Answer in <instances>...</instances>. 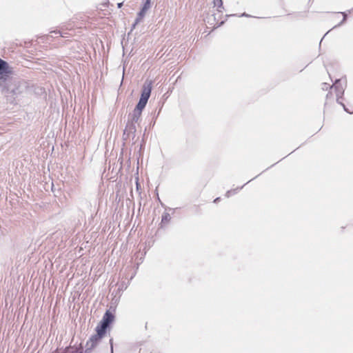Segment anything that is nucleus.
<instances>
[{
    "label": "nucleus",
    "mask_w": 353,
    "mask_h": 353,
    "mask_svg": "<svg viewBox=\"0 0 353 353\" xmlns=\"http://www.w3.org/2000/svg\"><path fill=\"white\" fill-rule=\"evenodd\" d=\"M1 92L8 102L16 103V99L21 96L27 89L26 83L20 80H12L5 83L0 82Z\"/></svg>",
    "instance_id": "1"
},
{
    "label": "nucleus",
    "mask_w": 353,
    "mask_h": 353,
    "mask_svg": "<svg viewBox=\"0 0 353 353\" xmlns=\"http://www.w3.org/2000/svg\"><path fill=\"white\" fill-rule=\"evenodd\" d=\"M96 334L92 335L85 344V349L81 343L78 345H72L71 343L66 346V349L69 353H90L104 338L106 332L103 331L102 328L98 327H95Z\"/></svg>",
    "instance_id": "2"
},
{
    "label": "nucleus",
    "mask_w": 353,
    "mask_h": 353,
    "mask_svg": "<svg viewBox=\"0 0 353 353\" xmlns=\"http://www.w3.org/2000/svg\"><path fill=\"white\" fill-rule=\"evenodd\" d=\"M152 89V81H146L141 88V96L139 98V100L136 105L134 109L137 110L139 112H143V110L145 109L148 99L151 95Z\"/></svg>",
    "instance_id": "3"
},
{
    "label": "nucleus",
    "mask_w": 353,
    "mask_h": 353,
    "mask_svg": "<svg viewBox=\"0 0 353 353\" xmlns=\"http://www.w3.org/2000/svg\"><path fill=\"white\" fill-rule=\"evenodd\" d=\"M152 89V81H146L141 88V96L139 98V100L136 105L134 109L137 110L139 112H143V110L145 109L148 99L151 95Z\"/></svg>",
    "instance_id": "4"
},
{
    "label": "nucleus",
    "mask_w": 353,
    "mask_h": 353,
    "mask_svg": "<svg viewBox=\"0 0 353 353\" xmlns=\"http://www.w3.org/2000/svg\"><path fill=\"white\" fill-rule=\"evenodd\" d=\"M114 319L115 316L114 313L110 312V310H107L97 327L102 328L103 331L107 332L108 330H110Z\"/></svg>",
    "instance_id": "5"
},
{
    "label": "nucleus",
    "mask_w": 353,
    "mask_h": 353,
    "mask_svg": "<svg viewBox=\"0 0 353 353\" xmlns=\"http://www.w3.org/2000/svg\"><path fill=\"white\" fill-rule=\"evenodd\" d=\"M12 74V70L9 63L0 58V82H7V79Z\"/></svg>",
    "instance_id": "6"
},
{
    "label": "nucleus",
    "mask_w": 353,
    "mask_h": 353,
    "mask_svg": "<svg viewBox=\"0 0 353 353\" xmlns=\"http://www.w3.org/2000/svg\"><path fill=\"white\" fill-rule=\"evenodd\" d=\"M135 123H137L132 122V121L128 119V122L125 125V128L123 134V139L124 141H127L130 137H132V139H134L137 132Z\"/></svg>",
    "instance_id": "7"
},
{
    "label": "nucleus",
    "mask_w": 353,
    "mask_h": 353,
    "mask_svg": "<svg viewBox=\"0 0 353 353\" xmlns=\"http://www.w3.org/2000/svg\"><path fill=\"white\" fill-rule=\"evenodd\" d=\"M141 112H139V110L137 111V110L134 109L132 113L128 115V119L132 122L138 123L141 117Z\"/></svg>",
    "instance_id": "8"
},
{
    "label": "nucleus",
    "mask_w": 353,
    "mask_h": 353,
    "mask_svg": "<svg viewBox=\"0 0 353 353\" xmlns=\"http://www.w3.org/2000/svg\"><path fill=\"white\" fill-rule=\"evenodd\" d=\"M171 219L170 214L168 212H164L161 216V221L159 224V228H163V225L166 223H168Z\"/></svg>",
    "instance_id": "9"
},
{
    "label": "nucleus",
    "mask_w": 353,
    "mask_h": 353,
    "mask_svg": "<svg viewBox=\"0 0 353 353\" xmlns=\"http://www.w3.org/2000/svg\"><path fill=\"white\" fill-rule=\"evenodd\" d=\"M334 88L336 94V102L339 103V99L344 94V88L342 85H335Z\"/></svg>",
    "instance_id": "10"
},
{
    "label": "nucleus",
    "mask_w": 353,
    "mask_h": 353,
    "mask_svg": "<svg viewBox=\"0 0 353 353\" xmlns=\"http://www.w3.org/2000/svg\"><path fill=\"white\" fill-rule=\"evenodd\" d=\"M151 7V0H143V3L140 9V11L147 13L148 10Z\"/></svg>",
    "instance_id": "11"
},
{
    "label": "nucleus",
    "mask_w": 353,
    "mask_h": 353,
    "mask_svg": "<svg viewBox=\"0 0 353 353\" xmlns=\"http://www.w3.org/2000/svg\"><path fill=\"white\" fill-rule=\"evenodd\" d=\"M350 12H351V10H349L346 12H340L339 13H341L343 15V19L341 20V21L339 23L336 25L333 28H338V27L342 26L344 23H345V21L347 19V14H348V13H350Z\"/></svg>",
    "instance_id": "12"
},
{
    "label": "nucleus",
    "mask_w": 353,
    "mask_h": 353,
    "mask_svg": "<svg viewBox=\"0 0 353 353\" xmlns=\"http://www.w3.org/2000/svg\"><path fill=\"white\" fill-rule=\"evenodd\" d=\"M80 205L83 209H86V210H90L91 207H92L90 202L85 199H81Z\"/></svg>",
    "instance_id": "13"
},
{
    "label": "nucleus",
    "mask_w": 353,
    "mask_h": 353,
    "mask_svg": "<svg viewBox=\"0 0 353 353\" xmlns=\"http://www.w3.org/2000/svg\"><path fill=\"white\" fill-rule=\"evenodd\" d=\"M245 186V185L241 186V187H239V188H236L235 189H232V190H228L225 193V196L227 198H229L232 195H234L236 194L240 190H241L243 187Z\"/></svg>",
    "instance_id": "14"
},
{
    "label": "nucleus",
    "mask_w": 353,
    "mask_h": 353,
    "mask_svg": "<svg viewBox=\"0 0 353 353\" xmlns=\"http://www.w3.org/2000/svg\"><path fill=\"white\" fill-rule=\"evenodd\" d=\"M213 3L214 6H217V10L219 12H221V9H223V0H213Z\"/></svg>",
    "instance_id": "15"
},
{
    "label": "nucleus",
    "mask_w": 353,
    "mask_h": 353,
    "mask_svg": "<svg viewBox=\"0 0 353 353\" xmlns=\"http://www.w3.org/2000/svg\"><path fill=\"white\" fill-rule=\"evenodd\" d=\"M145 14H146L145 13H144V12H143L139 10L137 14V17H136L134 21H136L137 23H140L141 21H143V19L145 17Z\"/></svg>",
    "instance_id": "16"
},
{
    "label": "nucleus",
    "mask_w": 353,
    "mask_h": 353,
    "mask_svg": "<svg viewBox=\"0 0 353 353\" xmlns=\"http://www.w3.org/2000/svg\"><path fill=\"white\" fill-rule=\"evenodd\" d=\"M50 34L48 35V37H53V34H55V35H58V37H66V36L65 35L64 33H62L60 30H52L50 32Z\"/></svg>",
    "instance_id": "17"
},
{
    "label": "nucleus",
    "mask_w": 353,
    "mask_h": 353,
    "mask_svg": "<svg viewBox=\"0 0 353 353\" xmlns=\"http://www.w3.org/2000/svg\"><path fill=\"white\" fill-rule=\"evenodd\" d=\"M161 110V108L159 110V111H158V112L157 114L154 112V114L153 118H152V121L150 123L151 125L154 126L155 125L156 119L159 117Z\"/></svg>",
    "instance_id": "18"
},
{
    "label": "nucleus",
    "mask_w": 353,
    "mask_h": 353,
    "mask_svg": "<svg viewBox=\"0 0 353 353\" xmlns=\"http://www.w3.org/2000/svg\"><path fill=\"white\" fill-rule=\"evenodd\" d=\"M332 85H330L329 83H322V90H327L328 89H332Z\"/></svg>",
    "instance_id": "19"
},
{
    "label": "nucleus",
    "mask_w": 353,
    "mask_h": 353,
    "mask_svg": "<svg viewBox=\"0 0 353 353\" xmlns=\"http://www.w3.org/2000/svg\"><path fill=\"white\" fill-rule=\"evenodd\" d=\"M341 79H336L334 82L333 83V84L332 85V88L333 87H335V85H342L341 84Z\"/></svg>",
    "instance_id": "20"
},
{
    "label": "nucleus",
    "mask_w": 353,
    "mask_h": 353,
    "mask_svg": "<svg viewBox=\"0 0 353 353\" xmlns=\"http://www.w3.org/2000/svg\"><path fill=\"white\" fill-rule=\"evenodd\" d=\"M110 346V353H114V345H113V339L111 338L109 341Z\"/></svg>",
    "instance_id": "21"
},
{
    "label": "nucleus",
    "mask_w": 353,
    "mask_h": 353,
    "mask_svg": "<svg viewBox=\"0 0 353 353\" xmlns=\"http://www.w3.org/2000/svg\"><path fill=\"white\" fill-rule=\"evenodd\" d=\"M51 353H69L68 350L65 347L62 351H59L58 350L52 351Z\"/></svg>",
    "instance_id": "22"
},
{
    "label": "nucleus",
    "mask_w": 353,
    "mask_h": 353,
    "mask_svg": "<svg viewBox=\"0 0 353 353\" xmlns=\"http://www.w3.org/2000/svg\"><path fill=\"white\" fill-rule=\"evenodd\" d=\"M340 105L343 108V110H344L346 112H347V113H349V114H353V112H350V111L347 109V108L345 106V105L343 103H340Z\"/></svg>",
    "instance_id": "23"
},
{
    "label": "nucleus",
    "mask_w": 353,
    "mask_h": 353,
    "mask_svg": "<svg viewBox=\"0 0 353 353\" xmlns=\"http://www.w3.org/2000/svg\"><path fill=\"white\" fill-rule=\"evenodd\" d=\"M340 105L343 108V110H344L346 112H347V113H349V114H353V112H350V111L347 109V108L345 106V105L343 103H340Z\"/></svg>",
    "instance_id": "24"
},
{
    "label": "nucleus",
    "mask_w": 353,
    "mask_h": 353,
    "mask_svg": "<svg viewBox=\"0 0 353 353\" xmlns=\"http://www.w3.org/2000/svg\"><path fill=\"white\" fill-rule=\"evenodd\" d=\"M139 23H137L136 21H134V23L132 24V26H131V29H130V32L136 28V26L139 24Z\"/></svg>",
    "instance_id": "25"
},
{
    "label": "nucleus",
    "mask_w": 353,
    "mask_h": 353,
    "mask_svg": "<svg viewBox=\"0 0 353 353\" xmlns=\"http://www.w3.org/2000/svg\"><path fill=\"white\" fill-rule=\"evenodd\" d=\"M238 17H250L251 16L250 14H247L246 12H243V13L241 14L240 15H238Z\"/></svg>",
    "instance_id": "26"
},
{
    "label": "nucleus",
    "mask_w": 353,
    "mask_h": 353,
    "mask_svg": "<svg viewBox=\"0 0 353 353\" xmlns=\"http://www.w3.org/2000/svg\"><path fill=\"white\" fill-rule=\"evenodd\" d=\"M221 200V198L220 197H216V199H214V203H217L218 202H219V201Z\"/></svg>",
    "instance_id": "27"
},
{
    "label": "nucleus",
    "mask_w": 353,
    "mask_h": 353,
    "mask_svg": "<svg viewBox=\"0 0 353 353\" xmlns=\"http://www.w3.org/2000/svg\"><path fill=\"white\" fill-rule=\"evenodd\" d=\"M123 2L118 3H117V7L119 8H121L123 6Z\"/></svg>",
    "instance_id": "28"
},
{
    "label": "nucleus",
    "mask_w": 353,
    "mask_h": 353,
    "mask_svg": "<svg viewBox=\"0 0 353 353\" xmlns=\"http://www.w3.org/2000/svg\"><path fill=\"white\" fill-rule=\"evenodd\" d=\"M224 23H225V21H221V22L219 23L218 26L219 27V26H223V25L224 24Z\"/></svg>",
    "instance_id": "29"
},
{
    "label": "nucleus",
    "mask_w": 353,
    "mask_h": 353,
    "mask_svg": "<svg viewBox=\"0 0 353 353\" xmlns=\"http://www.w3.org/2000/svg\"><path fill=\"white\" fill-rule=\"evenodd\" d=\"M158 200H159V201L160 202V203H161V206H162V207H165L164 203H163L161 201V200H160V199H159V196H158Z\"/></svg>",
    "instance_id": "30"
},
{
    "label": "nucleus",
    "mask_w": 353,
    "mask_h": 353,
    "mask_svg": "<svg viewBox=\"0 0 353 353\" xmlns=\"http://www.w3.org/2000/svg\"><path fill=\"white\" fill-rule=\"evenodd\" d=\"M234 16H237V15L236 14H227L226 17H234Z\"/></svg>",
    "instance_id": "31"
},
{
    "label": "nucleus",
    "mask_w": 353,
    "mask_h": 353,
    "mask_svg": "<svg viewBox=\"0 0 353 353\" xmlns=\"http://www.w3.org/2000/svg\"><path fill=\"white\" fill-rule=\"evenodd\" d=\"M136 185H137V188L138 190L140 186L139 183H138V180L137 181Z\"/></svg>",
    "instance_id": "32"
},
{
    "label": "nucleus",
    "mask_w": 353,
    "mask_h": 353,
    "mask_svg": "<svg viewBox=\"0 0 353 353\" xmlns=\"http://www.w3.org/2000/svg\"><path fill=\"white\" fill-rule=\"evenodd\" d=\"M255 178H257V176H255L254 178L252 179L251 180H250L249 181H248L246 183H245L244 185H245L247 183H248L250 181H252L253 179H254Z\"/></svg>",
    "instance_id": "33"
},
{
    "label": "nucleus",
    "mask_w": 353,
    "mask_h": 353,
    "mask_svg": "<svg viewBox=\"0 0 353 353\" xmlns=\"http://www.w3.org/2000/svg\"><path fill=\"white\" fill-rule=\"evenodd\" d=\"M54 184L52 183V191L54 192Z\"/></svg>",
    "instance_id": "34"
},
{
    "label": "nucleus",
    "mask_w": 353,
    "mask_h": 353,
    "mask_svg": "<svg viewBox=\"0 0 353 353\" xmlns=\"http://www.w3.org/2000/svg\"><path fill=\"white\" fill-rule=\"evenodd\" d=\"M330 94L332 95V94L330 92L327 93L326 97L327 98L330 97Z\"/></svg>",
    "instance_id": "35"
},
{
    "label": "nucleus",
    "mask_w": 353,
    "mask_h": 353,
    "mask_svg": "<svg viewBox=\"0 0 353 353\" xmlns=\"http://www.w3.org/2000/svg\"><path fill=\"white\" fill-rule=\"evenodd\" d=\"M323 38H324V37H323V38L321 39V40H320V43H319V46H321V42H322V40H323Z\"/></svg>",
    "instance_id": "36"
}]
</instances>
